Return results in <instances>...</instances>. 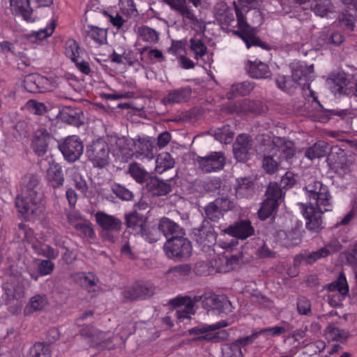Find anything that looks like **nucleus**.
<instances>
[{"instance_id":"obj_45","label":"nucleus","mask_w":357,"mask_h":357,"mask_svg":"<svg viewBox=\"0 0 357 357\" xmlns=\"http://www.w3.org/2000/svg\"><path fill=\"white\" fill-rule=\"evenodd\" d=\"M279 236L281 239L282 245L285 247H293L301 242V234L296 230L281 232L279 234Z\"/></svg>"},{"instance_id":"obj_32","label":"nucleus","mask_w":357,"mask_h":357,"mask_svg":"<svg viewBox=\"0 0 357 357\" xmlns=\"http://www.w3.org/2000/svg\"><path fill=\"white\" fill-rule=\"evenodd\" d=\"M85 32L86 36L98 45L106 44L107 42V31L105 29L89 24L86 26Z\"/></svg>"},{"instance_id":"obj_42","label":"nucleus","mask_w":357,"mask_h":357,"mask_svg":"<svg viewBox=\"0 0 357 357\" xmlns=\"http://www.w3.org/2000/svg\"><path fill=\"white\" fill-rule=\"evenodd\" d=\"M155 164V172L161 174L165 171L174 167V160L170 153L164 152L158 155Z\"/></svg>"},{"instance_id":"obj_47","label":"nucleus","mask_w":357,"mask_h":357,"mask_svg":"<svg viewBox=\"0 0 357 357\" xmlns=\"http://www.w3.org/2000/svg\"><path fill=\"white\" fill-rule=\"evenodd\" d=\"M328 83L333 93H345V87L347 85L348 81L344 76L337 75L330 78Z\"/></svg>"},{"instance_id":"obj_30","label":"nucleus","mask_w":357,"mask_h":357,"mask_svg":"<svg viewBox=\"0 0 357 357\" xmlns=\"http://www.w3.org/2000/svg\"><path fill=\"white\" fill-rule=\"evenodd\" d=\"M202 307L208 311L218 310L219 312H222L223 302L219 295L211 290H208L204 293Z\"/></svg>"},{"instance_id":"obj_60","label":"nucleus","mask_w":357,"mask_h":357,"mask_svg":"<svg viewBox=\"0 0 357 357\" xmlns=\"http://www.w3.org/2000/svg\"><path fill=\"white\" fill-rule=\"evenodd\" d=\"M167 273L172 274L178 280H181L191 273V267L188 264H181L169 268Z\"/></svg>"},{"instance_id":"obj_36","label":"nucleus","mask_w":357,"mask_h":357,"mask_svg":"<svg viewBox=\"0 0 357 357\" xmlns=\"http://www.w3.org/2000/svg\"><path fill=\"white\" fill-rule=\"evenodd\" d=\"M136 31L138 38L149 44H155L159 40L160 33L148 26L142 25L139 26Z\"/></svg>"},{"instance_id":"obj_33","label":"nucleus","mask_w":357,"mask_h":357,"mask_svg":"<svg viewBox=\"0 0 357 357\" xmlns=\"http://www.w3.org/2000/svg\"><path fill=\"white\" fill-rule=\"evenodd\" d=\"M310 8L315 15L321 17L335 12V6L331 0H313Z\"/></svg>"},{"instance_id":"obj_62","label":"nucleus","mask_w":357,"mask_h":357,"mask_svg":"<svg viewBox=\"0 0 357 357\" xmlns=\"http://www.w3.org/2000/svg\"><path fill=\"white\" fill-rule=\"evenodd\" d=\"M160 231L155 228H149L146 225L143 228L142 233L139 234L146 242L149 243H153L159 239Z\"/></svg>"},{"instance_id":"obj_18","label":"nucleus","mask_w":357,"mask_h":357,"mask_svg":"<svg viewBox=\"0 0 357 357\" xmlns=\"http://www.w3.org/2000/svg\"><path fill=\"white\" fill-rule=\"evenodd\" d=\"M51 137V135L46 129H38L35 131L31 147L38 156H43L47 153Z\"/></svg>"},{"instance_id":"obj_24","label":"nucleus","mask_w":357,"mask_h":357,"mask_svg":"<svg viewBox=\"0 0 357 357\" xmlns=\"http://www.w3.org/2000/svg\"><path fill=\"white\" fill-rule=\"evenodd\" d=\"M125 219L128 231L135 236L142 233L146 226V218L136 211L126 214Z\"/></svg>"},{"instance_id":"obj_53","label":"nucleus","mask_w":357,"mask_h":357,"mask_svg":"<svg viewBox=\"0 0 357 357\" xmlns=\"http://www.w3.org/2000/svg\"><path fill=\"white\" fill-rule=\"evenodd\" d=\"M328 289L331 291H337L342 295L345 296L349 292V287L346 277L343 273H341L337 281L331 282L328 285Z\"/></svg>"},{"instance_id":"obj_63","label":"nucleus","mask_w":357,"mask_h":357,"mask_svg":"<svg viewBox=\"0 0 357 357\" xmlns=\"http://www.w3.org/2000/svg\"><path fill=\"white\" fill-rule=\"evenodd\" d=\"M52 259H42L38 264L37 271L40 276H46L50 275L54 269V264Z\"/></svg>"},{"instance_id":"obj_27","label":"nucleus","mask_w":357,"mask_h":357,"mask_svg":"<svg viewBox=\"0 0 357 357\" xmlns=\"http://www.w3.org/2000/svg\"><path fill=\"white\" fill-rule=\"evenodd\" d=\"M47 82V79L40 75L29 74L24 78V87L30 93H43L45 90L43 84Z\"/></svg>"},{"instance_id":"obj_16","label":"nucleus","mask_w":357,"mask_h":357,"mask_svg":"<svg viewBox=\"0 0 357 357\" xmlns=\"http://www.w3.org/2000/svg\"><path fill=\"white\" fill-rule=\"evenodd\" d=\"M45 179L49 187L54 190L61 188L65 182L62 166L56 162L50 163L46 172Z\"/></svg>"},{"instance_id":"obj_2","label":"nucleus","mask_w":357,"mask_h":357,"mask_svg":"<svg viewBox=\"0 0 357 357\" xmlns=\"http://www.w3.org/2000/svg\"><path fill=\"white\" fill-rule=\"evenodd\" d=\"M235 13L238 29L230 30L233 34L242 38L248 48L257 46L264 50H270L268 44L257 36L258 27L263 22L261 11L256 8L251 9L248 11V17H245L241 10L236 7Z\"/></svg>"},{"instance_id":"obj_49","label":"nucleus","mask_w":357,"mask_h":357,"mask_svg":"<svg viewBox=\"0 0 357 357\" xmlns=\"http://www.w3.org/2000/svg\"><path fill=\"white\" fill-rule=\"evenodd\" d=\"M276 84L279 89L288 93H293L298 86L292 77L284 75L276 79Z\"/></svg>"},{"instance_id":"obj_7","label":"nucleus","mask_w":357,"mask_h":357,"mask_svg":"<svg viewBox=\"0 0 357 357\" xmlns=\"http://www.w3.org/2000/svg\"><path fill=\"white\" fill-rule=\"evenodd\" d=\"M192 238L203 251H207L206 249L217 244V234L207 220H204L199 227L193 229Z\"/></svg>"},{"instance_id":"obj_26","label":"nucleus","mask_w":357,"mask_h":357,"mask_svg":"<svg viewBox=\"0 0 357 357\" xmlns=\"http://www.w3.org/2000/svg\"><path fill=\"white\" fill-rule=\"evenodd\" d=\"M95 217L98 225L103 230L119 231L121 229L122 222L113 215L99 211L96 213Z\"/></svg>"},{"instance_id":"obj_9","label":"nucleus","mask_w":357,"mask_h":357,"mask_svg":"<svg viewBox=\"0 0 357 357\" xmlns=\"http://www.w3.org/2000/svg\"><path fill=\"white\" fill-rule=\"evenodd\" d=\"M109 152L108 144L102 138L93 141L86 149L89 159L95 166L100 167L109 163Z\"/></svg>"},{"instance_id":"obj_25","label":"nucleus","mask_w":357,"mask_h":357,"mask_svg":"<svg viewBox=\"0 0 357 357\" xmlns=\"http://www.w3.org/2000/svg\"><path fill=\"white\" fill-rule=\"evenodd\" d=\"M223 327V321H220L213 324H200L196 327H193L188 330L190 335H199L204 334L197 338L198 340H211L216 337L215 334L210 333L209 332L215 331Z\"/></svg>"},{"instance_id":"obj_59","label":"nucleus","mask_w":357,"mask_h":357,"mask_svg":"<svg viewBox=\"0 0 357 357\" xmlns=\"http://www.w3.org/2000/svg\"><path fill=\"white\" fill-rule=\"evenodd\" d=\"M290 77H292L294 81L296 82L297 85H299L302 86V89L305 90V89L310 88V84L309 83H302L301 81L303 79H305V69H304V67L303 66H299L294 68L292 71V75L290 76Z\"/></svg>"},{"instance_id":"obj_6","label":"nucleus","mask_w":357,"mask_h":357,"mask_svg":"<svg viewBox=\"0 0 357 357\" xmlns=\"http://www.w3.org/2000/svg\"><path fill=\"white\" fill-rule=\"evenodd\" d=\"M266 199L262 202L258 211L259 217L266 220L271 216L278 206V200L282 197L281 187L275 182L268 184L266 191Z\"/></svg>"},{"instance_id":"obj_48","label":"nucleus","mask_w":357,"mask_h":357,"mask_svg":"<svg viewBox=\"0 0 357 357\" xmlns=\"http://www.w3.org/2000/svg\"><path fill=\"white\" fill-rule=\"evenodd\" d=\"M236 181L237 184L235 188L236 193L248 196L254 192V183L250 178H240Z\"/></svg>"},{"instance_id":"obj_14","label":"nucleus","mask_w":357,"mask_h":357,"mask_svg":"<svg viewBox=\"0 0 357 357\" xmlns=\"http://www.w3.org/2000/svg\"><path fill=\"white\" fill-rule=\"evenodd\" d=\"M199 168L204 172H218L223 169V153L212 151L208 155L197 157Z\"/></svg>"},{"instance_id":"obj_52","label":"nucleus","mask_w":357,"mask_h":357,"mask_svg":"<svg viewBox=\"0 0 357 357\" xmlns=\"http://www.w3.org/2000/svg\"><path fill=\"white\" fill-rule=\"evenodd\" d=\"M31 357H51V349L49 344L36 342L30 349Z\"/></svg>"},{"instance_id":"obj_15","label":"nucleus","mask_w":357,"mask_h":357,"mask_svg":"<svg viewBox=\"0 0 357 357\" xmlns=\"http://www.w3.org/2000/svg\"><path fill=\"white\" fill-rule=\"evenodd\" d=\"M261 111V102L250 99H243L225 107V113L229 114L249 112L257 114L260 113Z\"/></svg>"},{"instance_id":"obj_12","label":"nucleus","mask_w":357,"mask_h":357,"mask_svg":"<svg viewBox=\"0 0 357 357\" xmlns=\"http://www.w3.org/2000/svg\"><path fill=\"white\" fill-rule=\"evenodd\" d=\"M341 249V245L336 241H331L323 248L317 251L312 252L308 255L301 254L294 259V263L305 262L307 264H312L318 259L325 258L333 253L338 252Z\"/></svg>"},{"instance_id":"obj_21","label":"nucleus","mask_w":357,"mask_h":357,"mask_svg":"<svg viewBox=\"0 0 357 357\" xmlns=\"http://www.w3.org/2000/svg\"><path fill=\"white\" fill-rule=\"evenodd\" d=\"M254 231L250 220H241L225 229V233H228L238 238L245 239L254 234Z\"/></svg>"},{"instance_id":"obj_1","label":"nucleus","mask_w":357,"mask_h":357,"mask_svg":"<svg viewBox=\"0 0 357 357\" xmlns=\"http://www.w3.org/2000/svg\"><path fill=\"white\" fill-rule=\"evenodd\" d=\"M38 180L34 176L29 177L27 183L15 200V206L22 217L26 221H34L40 218L45 205L43 195L38 191Z\"/></svg>"},{"instance_id":"obj_8","label":"nucleus","mask_w":357,"mask_h":357,"mask_svg":"<svg viewBox=\"0 0 357 357\" xmlns=\"http://www.w3.org/2000/svg\"><path fill=\"white\" fill-rule=\"evenodd\" d=\"M303 214L306 220V228L315 233L319 232L323 228L322 214L331 209L324 206L301 204Z\"/></svg>"},{"instance_id":"obj_19","label":"nucleus","mask_w":357,"mask_h":357,"mask_svg":"<svg viewBox=\"0 0 357 357\" xmlns=\"http://www.w3.org/2000/svg\"><path fill=\"white\" fill-rule=\"evenodd\" d=\"M165 3L169 5L172 8L179 13L183 19L188 20L193 22L197 20V17L191 10L185 4L186 0H163ZM192 3L194 6L198 7L201 4L202 0H188Z\"/></svg>"},{"instance_id":"obj_56","label":"nucleus","mask_w":357,"mask_h":357,"mask_svg":"<svg viewBox=\"0 0 357 357\" xmlns=\"http://www.w3.org/2000/svg\"><path fill=\"white\" fill-rule=\"evenodd\" d=\"M202 300H204V294L200 296H195L193 298L188 296H177L170 301V304L174 307H178L184 305L185 303L191 301L193 308L195 309V305L200 301L202 303Z\"/></svg>"},{"instance_id":"obj_37","label":"nucleus","mask_w":357,"mask_h":357,"mask_svg":"<svg viewBox=\"0 0 357 357\" xmlns=\"http://www.w3.org/2000/svg\"><path fill=\"white\" fill-rule=\"evenodd\" d=\"M17 235L20 238L19 241L30 244L31 248L33 247V245L36 244L39 241L36 237L33 229L22 222L17 225Z\"/></svg>"},{"instance_id":"obj_38","label":"nucleus","mask_w":357,"mask_h":357,"mask_svg":"<svg viewBox=\"0 0 357 357\" xmlns=\"http://www.w3.org/2000/svg\"><path fill=\"white\" fill-rule=\"evenodd\" d=\"M222 202L223 199L218 198L205 207L206 215L210 220L217 222L220 217L223 216V210L221 206Z\"/></svg>"},{"instance_id":"obj_28","label":"nucleus","mask_w":357,"mask_h":357,"mask_svg":"<svg viewBox=\"0 0 357 357\" xmlns=\"http://www.w3.org/2000/svg\"><path fill=\"white\" fill-rule=\"evenodd\" d=\"M136 158L151 160L154 158L153 143L149 139H140L135 144Z\"/></svg>"},{"instance_id":"obj_46","label":"nucleus","mask_w":357,"mask_h":357,"mask_svg":"<svg viewBox=\"0 0 357 357\" xmlns=\"http://www.w3.org/2000/svg\"><path fill=\"white\" fill-rule=\"evenodd\" d=\"M190 49L197 60L202 59L207 51V47L203 40L197 38H192L190 40Z\"/></svg>"},{"instance_id":"obj_50","label":"nucleus","mask_w":357,"mask_h":357,"mask_svg":"<svg viewBox=\"0 0 357 357\" xmlns=\"http://www.w3.org/2000/svg\"><path fill=\"white\" fill-rule=\"evenodd\" d=\"M96 280L97 278L96 275L91 273H89L87 275L82 273L77 277L78 283L89 292L95 291Z\"/></svg>"},{"instance_id":"obj_3","label":"nucleus","mask_w":357,"mask_h":357,"mask_svg":"<svg viewBox=\"0 0 357 357\" xmlns=\"http://www.w3.org/2000/svg\"><path fill=\"white\" fill-rule=\"evenodd\" d=\"M309 204L315 206H331V196L327 185H324L321 181L315 178H309L303 187Z\"/></svg>"},{"instance_id":"obj_61","label":"nucleus","mask_w":357,"mask_h":357,"mask_svg":"<svg viewBox=\"0 0 357 357\" xmlns=\"http://www.w3.org/2000/svg\"><path fill=\"white\" fill-rule=\"evenodd\" d=\"M183 306V308L177 310L176 312V316L180 321H183L185 319H190L191 315L195 313V310L193 308L192 303H185L181 307Z\"/></svg>"},{"instance_id":"obj_29","label":"nucleus","mask_w":357,"mask_h":357,"mask_svg":"<svg viewBox=\"0 0 357 357\" xmlns=\"http://www.w3.org/2000/svg\"><path fill=\"white\" fill-rule=\"evenodd\" d=\"M255 87V83L250 81L236 82L231 85L229 91L227 93L228 99L237 96H248Z\"/></svg>"},{"instance_id":"obj_5","label":"nucleus","mask_w":357,"mask_h":357,"mask_svg":"<svg viewBox=\"0 0 357 357\" xmlns=\"http://www.w3.org/2000/svg\"><path fill=\"white\" fill-rule=\"evenodd\" d=\"M271 153L278 156L280 161L286 162L288 164L296 155V147L295 143L285 137H274L267 144Z\"/></svg>"},{"instance_id":"obj_44","label":"nucleus","mask_w":357,"mask_h":357,"mask_svg":"<svg viewBox=\"0 0 357 357\" xmlns=\"http://www.w3.org/2000/svg\"><path fill=\"white\" fill-rule=\"evenodd\" d=\"M55 27V21L52 20L45 28L40 29L38 31H34L30 34H27L26 38L32 43H37L38 40L41 41L52 36L54 31Z\"/></svg>"},{"instance_id":"obj_41","label":"nucleus","mask_w":357,"mask_h":357,"mask_svg":"<svg viewBox=\"0 0 357 357\" xmlns=\"http://www.w3.org/2000/svg\"><path fill=\"white\" fill-rule=\"evenodd\" d=\"M64 52L66 56L71 60L76 61L77 59H82L84 50L80 47L78 42L73 38L67 40L65 43Z\"/></svg>"},{"instance_id":"obj_39","label":"nucleus","mask_w":357,"mask_h":357,"mask_svg":"<svg viewBox=\"0 0 357 357\" xmlns=\"http://www.w3.org/2000/svg\"><path fill=\"white\" fill-rule=\"evenodd\" d=\"M267 155L264 154L262 167L265 172L269 174H274L279 167V165L282 162L278 159V156L271 153V149L266 147Z\"/></svg>"},{"instance_id":"obj_55","label":"nucleus","mask_w":357,"mask_h":357,"mask_svg":"<svg viewBox=\"0 0 357 357\" xmlns=\"http://www.w3.org/2000/svg\"><path fill=\"white\" fill-rule=\"evenodd\" d=\"M116 149L113 150V155L121 158V160L128 159L132 155L131 150L128 148L123 139L118 138L116 141Z\"/></svg>"},{"instance_id":"obj_34","label":"nucleus","mask_w":357,"mask_h":357,"mask_svg":"<svg viewBox=\"0 0 357 357\" xmlns=\"http://www.w3.org/2000/svg\"><path fill=\"white\" fill-rule=\"evenodd\" d=\"M48 303L47 297L45 294H36L32 296L29 303L24 308V312L25 315H29L34 312L43 310Z\"/></svg>"},{"instance_id":"obj_22","label":"nucleus","mask_w":357,"mask_h":357,"mask_svg":"<svg viewBox=\"0 0 357 357\" xmlns=\"http://www.w3.org/2000/svg\"><path fill=\"white\" fill-rule=\"evenodd\" d=\"M158 230L166 238H178L185 235L184 229L177 223L168 218H162L158 224Z\"/></svg>"},{"instance_id":"obj_57","label":"nucleus","mask_w":357,"mask_h":357,"mask_svg":"<svg viewBox=\"0 0 357 357\" xmlns=\"http://www.w3.org/2000/svg\"><path fill=\"white\" fill-rule=\"evenodd\" d=\"M338 19L342 25L344 26L347 29L354 30L356 18L354 15L350 13L348 9H345L340 13Z\"/></svg>"},{"instance_id":"obj_51","label":"nucleus","mask_w":357,"mask_h":357,"mask_svg":"<svg viewBox=\"0 0 357 357\" xmlns=\"http://www.w3.org/2000/svg\"><path fill=\"white\" fill-rule=\"evenodd\" d=\"M128 172L130 175L139 183H144L148 176L146 171L136 162L130 164Z\"/></svg>"},{"instance_id":"obj_40","label":"nucleus","mask_w":357,"mask_h":357,"mask_svg":"<svg viewBox=\"0 0 357 357\" xmlns=\"http://www.w3.org/2000/svg\"><path fill=\"white\" fill-rule=\"evenodd\" d=\"M328 150V144L324 141H320L308 148L306 150L305 155L309 159L313 160L326 156Z\"/></svg>"},{"instance_id":"obj_54","label":"nucleus","mask_w":357,"mask_h":357,"mask_svg":"<svg viewBox=\"0 0 357 357\" xmlns=\"http://www.w3.org/2000/svg\"><path fill=\"white\" fill-rule=\"evenodd\" d=\"M326 331L333 341H340L342 342L345 341L349 335L347 331L336 327L333 324L328 325L326 328Z\"/></svg>"},{"instance_id":"obj_17","label":"nucleus","mask_w":357,"mask_h":357,"mask_svg":"<svg viewBox=\"0 0 357 357\" xmlns=\"http://www.w3.org/2000/svg\"><path fill=\"white\" fill-rule=\"evenodd\" d=\"M192 94V89L190 86H183L178 89L170 90L162 99L165 105H173L187 102Z\"/></svg>"},{"instance_id":"obj_4","label":"nucleus","mask_w":357,"mask_h":357,"mask_svg":"<svg viewBox=\"0 0 357 357\" xmlns=\"http://www.w3.org/2000/svg\"><path fill=\"white\" fill-rule=\"evenodd\" d=\"M192 250L190 241L183 236L170 238L164 245V251L167 257L174 260H183L188 258L191 255Z\"/></svg>"},{"instance_id":"obj_31","label":"nucleus","mask_w":357,"mask_h":357,"mask_svg":"<svg viewBox=\"0 0 357 357\" xmlns=\"http://www.w3.org/2000/svg\"><path fill=\"white\" fill-rule=\"evenodd\" d=\"M148 190L154 195L163 196L169 193L172 186L167 181L158 178H151L146 184Z\"/></svg>"},{"instance_id":"obj_10","label":"nucleus","mask_w":357,"mask_h":357,"mask_svg":"<svg viewBox=\"0 0 357 357\" xmlns=\"http://www.w3.org/2000/svg\"><path fill=\"white\" fill-rule=\"evenodd\" d=\"M79 333L87 341L90 347L98 349L109 348L108 342L110 340L109 332L100 331L93 326L87 325L80 330Z\"/></svg>"},{"instance_id":"obj_23","label":"nucleus","mask_w":357,"mask_h":357,"mask_svg":"<svg viewBox=\"0 0 357 357\" xmlns=\"http://www.w3.org/2000/svg\"><path fill=\"white\" fill-rule=\"evenodd\" d=\"M10 2L11 10L14 15L22 17L27 22H35L29 0H10Z\"/></svg>"},{"instance_id":"obj_11","label":"nucleus","mask_w":357,"mask_h":357,"mask_svg":"<svg viewBox=\"0 0 357 357\" xmlns=\"http://www.w3.org/2000/svg\"><path fill=\"white\" fill-rule=\"evenodd\" d=\"M59 149L67 161L73 162L79 160L82 155L84 145L78 137L73 135L68 137L59 145Z\"/></svg>"},{"instance_id":"obj_64","label":"nucleus","mask_w":357,"mask_h":357,"mask_svg":"<svg viewBox=\"0 0 357 357\" xmlns=\"http://www.w3.org/2000/svg\"><path fill=\"white\" fill-rule=\"evenodd\" d=\"M72 179L74 182L75 188L78 191L84 195L88 192L89 187L83 175L75 172L73 175Z\"/></svg>"},{"instance_id":"obj_20","label":"nucleus","mask_w":357,"mask_h":357,"mask_svg":"<svg viewBox=\"0 0 357 357\" xmlns=\"http://www.w3.org/2000/svg\"><path fill=\"white\" fill-rule=\"evenodd\" d=\"M252 147L251 140L245 135H239L233 144V152L239 162H245L249 158V151Z\"/></svg>"},{"instance_id":"obj_58","label":"nucleus","mask_w":357,"mask_h":357,"mask_svg":"<svg viewBox=\"0 0 357 357\" xmlns=\"http://www.w3.org/2000/svg\"><path fill=\"white\" fill-rule=\"evenodd\" d=\"M112 190L117 197L122 200L130 201L133 197V194L130 190L119 183H114L112 186Z\"/></svg>"},{"instance_id":"obj_13","label":"nucleus","mask_w":357,"mask_h":357,"mask_svg":"<svg viewBox=\"0 0 357 357\" xmlns=\"http://www.w3.org/2000/svg\"><path fill=\"white\" fill-rule=\"evenodd\" d=\"M327 161L330 167L340 175L350 172L351 162L348 160L345 152L341 149H333L327 158Z\"/></svg>"},{"instance_id":"obj_35","label":"nucleus","mask_w":357,"mask_h":357,"mask_svg":"<svg viewBox=\"0 0 357 357\" xmlns=\"http://www.w3.org/2000/svg\"><path fill=\"white\" fill-rule=\"evenodd\" d=\"M248 73L251 77L255 79L267 78L271 74L267 64L257 61L250 62Z\"/></svg>"},{"instance_id":"obj_43","label":"nucleus","mask_w":357,"mask_h":357,"mask_svg":"<svg viewBox=\"0 0 357 357\" xmlns=\"http://www.w3.org/2000/svg\"><path fill=\"white\" fill-rule=\"evenodd\" d=\"M32 249L36 255L50 259H56L59 255L58 250L53 248L49 245L43 243L40 241H38L36 244L33 245Z\"/></svg>"}]
</instances>
